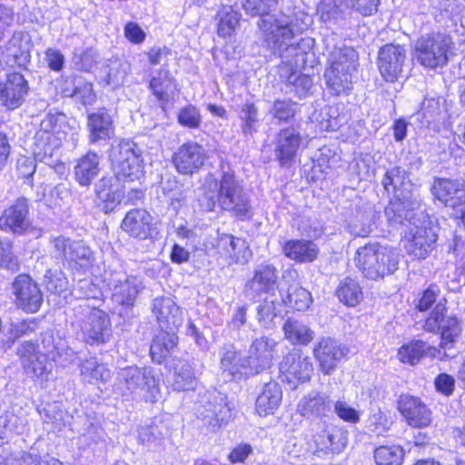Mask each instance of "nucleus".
<instances>
[{
	"label": "nucleus",
	"mask_w": 465,
	"mask_h": 465,
	"mask_svg": "<svg viewBox=\"0 0 465 465\" xmlns=\"http://www.w3.org/2000/svg\"><path fill=\"white\" fill-rule=\"evenodd\" d=\"M275 21L271 17L261 23V37L262 44L274 54L282 59L280 76L284 77V72L304 66L307 55L312 50L313 40L310 37L301 38L294 42V35L290 18Z\"/></svg>",
	"instance_id": "nucleus-1"
},
{
	"label": "nucleus",
	"mask_w": 465,
	"mask_h": 465,
	"mask_svg": "<svg viewBox=\"0 0 465 465\" xmlns=\"http://www.w3.org/2000/svg\"><path fill=\"white\" fill-rule=\"evenodd\" d=\"M216 194L204 195L201 205L207 212L214 211L216 204L244 220L252 216L251 201L242 185L237 181L234 172L229 166L222 165L220 177L216 180Z\"/></svg>",
	"instance_id": "nucleus-2"
},
{
	"label": "nucleus",
	"mask_w": 465,
	"mask_h": 465,
	"mask_svg": "<svg viewBox=\"0 0 465 465\" xmlns=\"http://www.w3.org/2000/svg\"><path fill=\"white\" fill-rule=\"evenodd\" d=\"M356 266L367 279L377 281L394 273L399 268V253L379 243L366 244L356 252Z\"/></svg>",
	"instance_id": "nucleus-3"
},
{
	"label": "nucleus",
	"mask_w": 465,
	"mask_h": 465,
	"mask_svg": "<svg viewBox=\"0 0 465 465\" xmlns=\"http://www.w3.org/2000/svg\"><path fill=\"white\" fill-rule=\"evenodd\" d=\"M454 43L446 33H431L420 36L415 44L414 54L424 67L436 69L443 67L453 54Z\"/></svg>",
	"instance_id": "nucleus-4"
},
{
	"label": "nucleus",
	"mask_w": 465,
	"mask_h": 465,
	"mask_svg": "<svg viewBox=\"0 0 465 465\" xmlns=\"http://www.w3.org/2000/svg\"><path fill=\"white\" fill-rule=\"evenodd\" d=\"M65 118L64 114L49 111L40 123V128L35 133L33 153L37 160L48 166H61V161L55 156L56 144L54 134L58 131L60 123Z\"/></svg>",
	"instance_id": "nucleus-5"
},
{
	"label": "nucleus",
	"mask_w": 465,
	"mask_h": 465,
	"mask_svg": "<svg viewBox=\"0 0 465 465\" xmlns=\"http://www.w3.org/2000/svg\"><path fill=\"white\" fill-rule=\"evenodd\" d=\"M110 161L114 175L118 181L138 180L143 174L142 152L130 140H123L112 148Z\"/></svg>",
	"instance_id": "nucleus-6"
},
{
	"label": "nucleus",
	"mask_w": 465,
	"mask_h": 465,
	"mask_svg": "<svg viewBox=\"0 0 465 465\" xmlns=\"http://www.w3.org/2000/svg\"><path fill=\"white\" fill-rule=\"evenodd\" d=\"M446 302L445 298L440 299L423 325L426 331L440 333L443 349L451 347L461 331L460 321L455 315L447 314Z\"/></svg>",
	"instance_id": "nucleus-7"
},
{
	"label": "nucleus",
	"mask_w": 465,
	"mask_h": 465,
	"mask_svg": "<svg viewBox=\"0 0 465 465\" xmlns=\"http://www.w3.org/2000/svg\"><path fill=\"white\" fill-rule=\"evenodd\" d=\"M52 244L55 258L72 268H89L95 261L93 251L83 241L60 235L52 239Z\"/></svg>",
	"instance_id": "nucleus-8"
},
{
	"label": "nucleus",
	"mask_w": 465,
	"mask_h": 465,
	"mask_svg": "<svg viewBox=\"0 0 465 465\" xmlns=\"http://www.w3.org/2000/svg\"><path fill=\"white\" fill-rule=\"evenodd\" d=\"M432 195L452 209L456 219L465 222V181L448 178H435L430 187Z\"/></svg>",
	"instance_id": "nucleus-9"
},
{
	"label": "nucleus",
	"mask_w": 465,
	"mask_h": 465,
	"mask_svg": "<svg viewBox=\"0 0 465 465\" xmlns=\"http://www.w3.org/2000/svg\"><path fill=\"white\" fill-rule=\"evenodd\" d=\"M117 381L124 394L134 397H143L153 393L156 387L155 378L150 369L137 366H128L121 369L117 373Z\"/></svg>",
	"instance_id": "nucleus-10"
},
{
	"label": "nucleus",
	"mask_w": 465,
	"mask_h": 465,
	"mask_svg": "<svg viewBox=\"0 0 465 465\" xmlns=\"http://www.w3.org/2000/svg\"><path fill=\"white\" fill-rule=\"evenodd\" d=\"M313 370L311 359L299 350L291 351L280 362L282 381L287 382L292 390L296 389L299 383L309 381Z\"/></svg>",
	"instance_id": "nucleus-11"
},
{
	"label": "nucleus",
	"mask_w": 465,
	"mask_h": 465,
	"mask_svg": "<svg viewBox=\"0 0 465 465\" xmlns=\"http://www.w3.org/2000/svg\"><path fill=\"white\" fill-rule=\"evenodd\" d=\"M412 225L405 249L414 258L424 259L436 244L439 228L429 219H420Z\"/></svg>",
	"instance_id": "nucleus-12"
},
{
	"label": "nucleus",
	"mask_w": 465,
	"mask_h": 465,
	"mask_svg": "<svg viewBox=\"0 0 465 465\" xmlns=\"http://www.w3.org/2000/svg\"><path fill=\"white\" fill-rule=\"evenodd\" d=\"M384 214L394 225L405 224L407 222L412 225L414 222H420V219L425 218L421 201L413 194L408 195L407 199L395 197L385 207Z\"/></svg>",
	"instance_id": "nucleus-13"
},
{
	"label": "nucleus",
	"mask_w": 465,
	"mask_h": 465,
	"mask_svg": "<svg viewBox=\"0 0 465 465\" xmlns=\"http://www.w3.org/2000/svg\"><path fill=\"white\" fill-rule=\"evenodd\" d=\"M83 340L90 345H100L108 342L112 337L111 322L102 310L92 309L81 324Z\"/></svg>",
	"instance_id": "nucleus-14"
},
{
	"label": "nucleus",
	"mask_w": 465,
	"mask_h": 465,
	"mask_svg": "<svg viewBox=\"0 0 465 465\" xmlns=\"http://www.w3.org/2000/svg\"><path fill=\"white\" fill-rule=\"evenodd\" d=\"M303 143V137L297 127L281 129L274 141V155L281 167L290 168L295 162Z\"/></svg>",
	"instance_id": "nucleus-15"
},
{
	"label": "nucleus",
	"mask_w": 465,
	"mask_h": 465,
	"mask_svg": "<svg viewBox=\"0 0 465 465\" xmlns=\"http://www.w3.org/2000/svg\"><path fill=\"white\" fill-rule=\"evenodd\" d=\"M12 292L16 305L23 311L34 313L39 311L44 296L38 284L28 274L17 275L12 283Z\"/></svg>",
	"instance_id": "nucleus-16"
},
{
	"label": "nucleus",
	"mask_w": 465,
	"mask_h": 465,
	"mask_svg": "<svg viewBox=\"0 0 465 465\" xmlns=\"http://www.w3.org/2000/svg\"><path fill=\"white\" fill-rule=\"evenodd\" d=\"M277 347L278 341L265 335L255 338L252 341L245 362L250 367L252 375L271 368L277 356Z\"/></svg>",
	"instance_id": "nucleus-17"
},
{
	"label": "nucleus",
	"mask_w": 465,
	"mask_h": 465,
	"mask_svg": "<svg viewBox=\"0 0 465 465\" xmlns=\"http://www.w3.org/2000/svg\"><path fill=\"white\" fill-rule=\"evenodd\" d=\"M0 228L18 235L35 231L29 219L27 199L19 198L14 204L4 211L0 217Z\"/></svg>",
	"instance_id": "nucleus-18"
},
{
	"label": "nucleus",
	"mask_w": 465,
	"mask_h": 465,
	"mask_svg": "<svg viewBox=\"0 0 465 465\" xmlns=\"http://www.w3.org/2000/svg\"><path fill=\"white\" fill-rule=\"evenodd\" d=\"M406 60V50L397 45H385L380 48L378 67L385 81L394 83L402 74Z\"/></svg>",
	"instance_id": "nucleus-19"
},
{
	"label": "nucleus",
	"mask_w": 465,
	"mask_h": 465,
	"mask_svg": "<svg viewBox=\"0 0 465 465\" xmlns=\"http://www.w3.org/2000/svg\"><path fill=\"white\" fill-rule=\"evenodd\" d=\"M28 91V82L22 74L9 73L5 80L0 82V104L8 110H15L25 102Z\"/></svg>",
	"instance_id": "nucleus-20"
},
{
	"label": "nucleus",
	"mask_w": 465,
	"mask_h": 465,
	"mask_svg": "<svg viewBox=\"0 0 465 465\" xmlns=\"http://www.w3.org/2000/svg\"><path fill=\"white\" fill-rule=\"evenodd\" d=\"M121 228L129 236L139 240L153 239L158 233L153 217L144 209L129 211L121 223Z\"/></svg>",
	"instance_id": "nucleus-21"
},
{
	"label": "nucleus",
	"mask_w": 465,
	"mask_h": 465,
	"mask_svg": "<svg viewBox=\"0 0 465 465\" xmlns=\"http://www.w3.org/2000/svg\"><path fill=\"white\" fill-rule=\"evenodd\" d=\"M108 284L113 290V301L126 309L134 306L139 293L144 289L143 280L134 275H120L110 280Z\"/></svg>",
	"instance_id": "nucleus-22"
},
{
	"label": "nucleus",
	"mask_w": 465,
	"mask_h": 465,
	"mask_svg": "<svg viewBox=\"0 0 465 465\" xmlns=\"http://www.w3.org/2000/svg\"><path fill=\"white\" fill-rule=\"evenodd\" d=\"M198 415L203 423L214 431L227 422L231 417V409L223 394L213 393L200 406Z\"/></svg>",
	"instance_id": "nucleus-23"
},
{
	"label": "nucleus",
	"mask_w": 465,
	"mask_h": 465,
	"mask_svg": "<svg viewBox=\"0 0 465 465\" xmlns=\"http://www.w3.org/2000/svg\"><path fill=\"white\" fill-rule=\"evenodd\" d=\"M348 349L331 337L322 338L314 348V356L318 360L321 371L331 374L339 362L346 356Z\"/></svg>",
	"instance_id": "nucleus-24"
},
{
	"label": "nucleus",
	"mask_w": 465,
	"mask_h": 465,
	"mask_svg": "<svg viewBox=\"0 0 465 465\" xmlns=\"http://www.w3.org/2000/svg\"><path fill=\"white\" fill-rule=\"evenodd\" d=\"M148 89L157 100L161 109L165 111L167 104L175 97L178 84L170 70L163 65L152 75Z\"/></svg>",
	"instance_id": "nucleus-25"
},
{
	"label": "nucleus",
	"mask_w": 465,
	"mask_h": 465,
	"mask_svg": "<svg viewBox=\"0 0 465 465\" xmlns=\"http://www.w3.org/2000/svg\"><path fill=\"white\" fill-rule=\"evenodd\" d=\"M205 159L204 148L195 142H189L173 154V164L180 173L193 174L203 165Z\"/></svg>",
	"instance_id": "nucleus-26"
},
{
	"label": "nucleus",
	"mask_w": 465,
	"mask_h": 465,
	"mask_svg": "<svg viewBox=\"0 0 465 465\" xmlns=\"http://www.w3.org/2000/svg\"><path fill=\"white\" fill-rule=\"evenodd\" d=\"M398 409L407 423L413 428H425L431 423L430 410L417 397L401 395Z\"/></svg>",
	"instance_id": "nucleus-27"
},
{
	"label": "nucleus",
	"mask_w": 465,
	"mask_h": 465,
	"mask_svg": "<svg viewBox=\"0 0 465 465\" xmlns=\"http://www.w3.org/2000/svg\"><path fill=\"white\" fill-rule=\"evenodd\" d=\"M328 52V61L331 67H339L341 71H356L358 65V53L343 43H335V35H331L324 40Z\"/></svg>",
	"instance_id": "nucleus-28"
},
{
	"label": "nucleus",
	"mask_w": 465,
	"mask_h": 465,
	"mask_svg": "<svg viewBox=\"0 0 465 465\" xmlns=\"http://www.w3.org/2000/svg\"><path fill=\"white\" fill-rule=\"evenodd\" d=\"M86 127L88 142L93 145L108 143L114 134L112 116L104 108L87 116Z\"/></svg>",
	"instance_id": "nucleus-29"
},
{
	"label": "nucleus",
	"mask_w": 465,
	"mask_h": 465,
	"mask_svg": "<svg viewBox=\"0 0 465 465\" xmlns=\"http://www.w3.org/2000/svg\"><path fill=\"white\" fill-rule=\"evenodd\" d=\"M152 312L160 328L177 330L183 323V312L170 297L154 298Z\"/></svg>",
	"instance_id": "nucleus-30"
},
{
	"label": "nucleus",
	"mask_w": 465,
	"mask_h": 465,
	"mask_svg": "<svg viewBox=\"0 0 465 465\" xmlns=\"http://www.w3.org/2000/svg\"><path fill=\"white\" fill-rule=\"evenodd\" d=\"M315 452L340 453L348 443V431L342 427L330 425L314 436Z\"/></svg>",
	"instance_id": "nucleus-31"
},
{
	"label": "nucleus",
	"mask_w": 465,
	"mask_h": 465,
	"mask_svg": "<svg viewBox=\"0 0 465 465\" xmlns=\"http://www.w3.org/2000/svg\"><path fill=\"white\" fill-rule=\"evenodd\" d=\"M332 410V401L326 393L312 391L304 395L297 405L298 412L307 419L328 416Z\"/></svg>",
	"instance_id": "nucleus-32"
},
{
	"label": "nucleus",
	"mask_w": 465,
	"mask_h": 465,
	"mask_svg": "<svg viewBox=\"0 0 465 465\" xmlns=\"http://www.w3.org/2000/svg\"><path fill=\"white\" fill-rule=\"evenodd\" d=\"M277 269L272 264H261L253 273V277L245 285V293L251 299L258 294L269 293L274 290L277 282Z\"/></svg>",
	"instance_id": "nucleus-33"
},
{
	"label": "nucleus",
	"mask_w": 465,
	"mask_h": 465,
	"mask_svg": "<svg viewBox=\"0 0 465 465\" xmlns=\"http://www.w3.org/2000/svg\"><path fill=\"white\" fill-rule=\"evenodd\" d=\"M247 357L238 355L233 345H225L222 349L220 367L224 374L231 378L252 375L250 367L245 362Z\"/></svg>",
	"instance_id": "nucleus-34"
},
{
	"label": "nucleus",
	"mask_w": 465,
	"mask_h": 465,
	"mask_svg": "<svg viewBox=\"0 0 465 465\" xmlns=\"http://www.w3.org/2000/svg\"><path fill=\"white\" fill-rule=\"evenodd\" d=\"M381 183L388 193H393L394 197L407 199L408 195L413 194V184L408 173L401 167L395 166L388 170Z\"/></svg>",
	"instance_id": "nucleus-35"
},
{
	"label": "nucleus",
	"mask_w": 465,
	"mask_h": 465,
	"mask_svg": "<svg viewBox=\"0 0 465 465\" xmlns=\"http://www.w3.org/2000/svg\"><path fill=\"white\" fill-rule=\"evenodd\" d=\"M282 400V391L279 383L271 381L264 384L262 391L256 399V411L260 416L273 414Z\"/></svg>",
	"instance_id": "nucleus-36"
},
{
	"label": "nucleus",
	"mask_w": 465,
	"mask_h": 465,
	"mask_svg": "<svg viewBox=\"0 0 465 465\" xmlns=\"http://www.w3.org/2000/svg\"><path fill=\"white\" fill-rule=\"evenodd\" d=\"M286 257L297 262H312L319 253L317 245L312 241L288 240L282 246Z\"/></svg>",
	"instance_id": "nucleus-37"
},
{
	"label": "nucleus",
	"mask_w": 465,
	"mask_h": 465,
	"mask_svg": "<svg viewBox=\"0 0 465 465\" xmlns=\"http://www.w3.org/2000/svg\"><path fill=\"white\" fill-rule=\"evenodd\" d=\"M112 182L111 177H103L94 187L96 205L105 213L113 212L122 200L121 193L114 189Z\"/></svg>",
	"instance_id": "nucleus-38"
},
{
	"label": "nucleus",
	"mask_w": 465,
	"mask_h": 465,
	"mask_svg": "<svg viewBox=\"0 0 465 465\" xmlns=\"http://www.w3.org/2000/svg\"><path fill=\"white\" fill-rule=\"evenodd\" d=\"M31 45L27 33L15 32L5 45V52L17 65L25 66L31 60Z\"/></svg>",
	"instance_id": "nucleus-39"
},
{
	"label": "nucleus",
	"mask_w": 465,
	"mask_h": 465,
	"mask_svg": "<svg viewBox=\"0 0 465 465\" xmlns=\"http://www.w3.org/2000/svg\"><path fill=\"white\" fill-rule=\"evenodd\" d=\"M175 331L160 328L157 331L150 348L153 361L161 363L176 347L178 337Z\"/></svg>",
	"instance_id": "nucleus-40"
},
{
	"label": "nucleus",
	"mask_w": 465,
	"mask_h": 465,
	"mask_svg": "<svg viewBox=\"0 0 465 465\" xmlns=\"http://www.w3.org/2000/svg\"><path fill=\"white\" fill-rule=\"evenodd\" d=\"M100 157L94 152L89 151L85 155L79 159L74 167V175L76 181L83 186H88L92 181L98 175Z\"/></svg>",
	"instance_id": "nucleus-41"
},
{
	"label": "nucleus",
	"mask_w": 465,
	"mask_h": 465,
	"mask_svg": "<svg viewBox=\"0 0 465 465\" xmlns=\"http://www.w3.org/2000/svg\"><path fill=\"white\" fill-rule=\"evenodd\" d=\"M378 213L371 206L356 211L349 227L351 232L359 237L368 236L376 227Z\"/></svg>",
	"instance_id": "nucleus-42"
},
{
	"label": "nucleus",
	"mask_w": 465,
	"mask_h": 465,
	"mask_svg": "<svg viewBox=\"0 0 465 465\" xmlns=\"http://www.w3.org/2000/svg\"><path fill=\"white\" fill-rule=\"evenodd\" d=\"M277 5L278 0H242V5L248 15L261 16V19L257 23L260 30V24L262 23L263 20H267L268 17H271L275 22L281 21L283 18H289L284 15H281L278 17L271 15V12L276 8Z\"/></svg>",
	"instance_id": "nucleus-43"
},
{
	"label": "nucleus",
	"mask_w": 465,
	"mask_h": 465,
	"mask_svg": "<svg viewBox=\"0 0 465 465\" xmlns=\"http://www.w3.org/2000/svg\"><path fill=\"white\" fill-rule=\"evenodd\" d=\"M282 330L285 338L293 344L307 345L314 337V332L306 324L293 318H288Z\"/></svg>",
	"instance_id": "nucleus-44"
},
{
	"label": "nucleus",
	"mask_w": 465,
	"mask_h": 465,
	"mask_svg": "<svg viewBox=\"0 0 465 465\" xmlns=\"http://www.w3.org/2000/svg\"><path fill=\"white\" fill-rule=\"evenodd\" d=\"M353 73V71H341L339 67L329 66L324 73L326 84L334 94L345 93L351 88Z\"/></svg>",
	"instance_id": "nucleus-45"
},
{
	"label": "nucleus",
	"mask_w": 465,
	"mask_h": 465,
	"mask_svg": "<svg viewBox=\"0 0 465 465\" xmlns=\"http://www.w3.org/2000/svg\"><path fill=\"white\" fill-rule=\"evenodd\" d=\"M217 247L236 262L246 260L247 254L250 253L244 240L230 234L221 236L217 242Z\"/></svg>",
	"instance_id": "nucleus-46"
},
{
	"label": "nucleus",
	"mask_w": 465,
	"mask_h": 465,
	"mask_svg": "<svg viewBox=\"0 0 465 465\" xmlns=\"http://www.w3.org/2000/svg\"><path fill=\"white\" fill-rule=\"evenodd\" d=\"M282 303L273 295H267L257 308L256 319L265 329H272L275 326V319L280 312Z\"/></svg>",
	"instance_id": "nucleus-47"
},
{
	"label": "nucleus",
	"mask_w": 465,
	"mask_h": 465,
	"mask_svg": "<svg viewBox=\"0 0 465 465\" xmlns=\"http://www.w3.org/2000/svg\"><path fill=\"white\" fill-rule=\"evenodd\" d=\"M81 376L85 382L106 381L111 377V371L104 363H100L95 357L86 359L80 366Z\"/></svg>",
	"instance_id": "nucleus-48"
},
{
	"label": "nucleus",
	"mask_w": 465,
	"mask_h": 465,
	"mask_svg": "<svg viewBox=\"0 0 465 465\" xmlns=\"http://www.w3.org/2000/svg\"><path fill=\"white\" fill-rule=\"evenodd\" d=\"M339 300L347 306H356L363 298L361 287L352 278H345L341 281L336 290Z\"/></svg>",
	"instance_id": "nucleus-49"
},
{
	"label": "nucleus",
	"mask_w": 465,
	"mask_h": 465,
	"mask_svg": "<svg viewBox=\"0 0 465 465\" xmlns=\"http://www.w3.org/2000/svg\"><path fill=\"white\" fill-rule=\"evenodd\" d=\"M196 385L193 368L187 361H178L174 367L173 386L176 391H188Z\"/></svg>",
	"instance_id": "nucleus-50"
},
{
	"label": "nucleus",
	"mask_w": 465,
	"mask_h": 465,
	"mask_svg": "<svg viewBox=\"0 0 465 465\" xmlns=\"http://www.w3.org/2000/svg\"><path fill=\"white\" fill-rule=\"evenodd\" d=\"M282 302L297 311L307 310L312 302L311 292L296 284L291 285L285 295L282 293Z\"/></svg>",
	"instance_id": "nucleus-51"
},
{
	"label": "nucleus",
	"mask_w": 465,
	"mask_h": 465,
	"mask_svg": "<svg viewBox=\"0 0 465 465\" xmlns=\"http://www.w3.org/2000/svg\"><path fill=\"white\" fill-rule=\"evenodd\" d=\"M290 92H293L299 98L306 96L313 85L312 79L307 74H302L297 69L289 70L288 73L284 72V77Z\"/></svg>",
	"instance_id": "nucleus-52"
},
{
	"label": "nucleus",
	"mask_w": 465,
	"mask_h": 465,
	"mask_svg": "<svg viewBox=\"0 0 465 465\" xmlns=\"http://www.w3.org/2000/svg\"><path fill=\"white\" fill-rule=\"evenodd\" d=\"M429 350L430 347L426 342L420 340L412 341L399 349L398 357L401 361L414 365L427 354Z\"/></svg>",
	"instance_id": "nucleus-53"
},
{
	"label": "nucleus",
	"mask_w": 465,
	"mask_h": 465,
	"mask_svg": "<svg viewBox=\"0 0 465 465\" xmlns=\"http://www.w3.org/2000/svg\"><path fill=\"white\" fill-rule=\"evenodd\" d=\"M404 452L400 446H380L374 451L377 465H401Z\"/></svg>",
	"instance_id": "nucleus-54"
},
{
	"label": "nucleus",
	"mask_w": 465,
	"mask_h": 465,
	"mask_svg": "<svg viewBox=\"0 0 465 465\" xmlns=\"http://www.w3.org/2000/svg\"><path fill=\"white\" fill-rule=\"evenodd\" d=\"M240 119L242 121L241 128L245 136L252 135L257 132L259 112L253 104H245L242 106Z\"/></svg>",
	"instance_id": "nucleus-55"
},
{
	"label": "nucleus",
	"mask_w": 465,
	"mask_h": 465,
	"mask_svg": "<svg viewBox=\"0 0 465 465\" xmlns=\"http://www.w3.org/2000/svg\"><path fill=\"white\" fill-rule=\"evenodd\" d=\"M297 112V104L290 99H276L271 109L272 117L280 123L291 121Z\"/></svg>",
	"instance_id": "nucleus-56"
},
{
	"label": "nucleus",
	"mask_w": 465,
	"mask_h": 465,
	"mask_svg": "<svg viewBox=\"0 0 465 465\" xmlns=\"http://www.w3.org/2000/svg\"><path fill=\"white\" fill-rule=\"evenodd\" d=\"M177 121L183 127L196 129L201 125L202 116L198 108L193 104H187L179 110Z\"/></svg>",
	"instance_id": "nucleus-57"
},
{
	"label": "nucleus",
	"mask_w": 465,
	"mask_h": 465,
	"mask_svg": "<svg viewBox=\"0 0 465 465\" xmlns=\"http://www.w3.org/2000/svg\"><path fill=\"white\" fill-rule=\"evenodd\" d=\"M0 267L12 272L19 270L20 264L9 240H0Z\"/></svg>",
	"instance_id": "nucleus-58"
},
{
	"label": "nucleus",
	"mask_w": 465,
	"mask_h": 465,
	"mask_svg": "<svg viewBox=\"0 0 465 465\" xmlns=\"http://www.w3.org/2000/svg\"><path fill=\"white\" fill-rule=\"evenodd\" d=\"M98 54L93 48H87L80 53L74 52L73 63L78 70L90 72L96 64Z\"/></svg>",
	"instance_id": "nucleus-59"
},
{
	"label": "nucleus",
	"mask_w": 465,
	"mask_h": 465,
	"mask_svg": "<svg viewBox=\"0 0 465 465\" xmlns=\"http://www.w3.org/2000/svg\"><path fill=\"white\" fill-rule=\"evenodd\" d=\"M168 184L173 185V188L172 186H165L163 187V192L166 197L169 199L173 209L177 212L180 208L186 204L187 194L184 190L180 188L176 182H168Z\"/></svg>",
	"instance_id": "nucleus-60"
},
{
	"label": "nucleus",
	"mask_w": 465,
	"mask_h": 465,
	"mask_svg": "<svg viewBox=\"0 0 465 465\" xmlns=\"http://www.w3.org/2000/svg\"><path fill=\"white\" fill-rule=\"evenodd\" d=\"M333 411L342 420L350 423H357L360 420V413L354 408L351 407L344 401L332 402Z\"/></svg>",
	"instance_id": "nucleus-61"
},
{
	"label": "nucleus",
	"mask_w": 465,
	"mask_h": 465,
	"mask_svg": "<svg viewBox=\"0 0 465 465\" xmlns=\"http://www.w3.org/2000/svg\"><path fill=\"white\" fill-rule=\"evenodd\" d=\"M61 341H55L54 331L48 330L41 334V350L40 352L54 359L56 354H59Z\"/></svg>",
	"instance_id": "nucleus-62"
},
{
	"label": "nucleus",
	"mask_w": 465,
	"mask_h": 465,
	"mask_svg": "<svg viewBox=\"0 0 465 465\" xmlns=\"http://www.w3.org/2000/svg\"><path fill=\"white\" fill-rule=\"evenodd\" d=\"M318 13L324 23L337 19L342 13L341 5L334 0H322L318 6Z\"/></svg>",
	"instance_id": "nucleus-63"
},
{
	"label": "nucleus",
	"mask_w": 465,
	"mask_h": 465,
	"mask_svg": "<svg viewBox=\"0 0 465 465\" xmlns=\"http://www.w3.org/2000/svg\"><path fill=\"white\" fill-rule=\"evenodd\" d=\"M106 83L109 85L118 86L122 84L125 72L122 68V64L118 61H113L107 64Z\"/></svg>",
	"instance_id": "nucleus-64"
}]
</instances>
